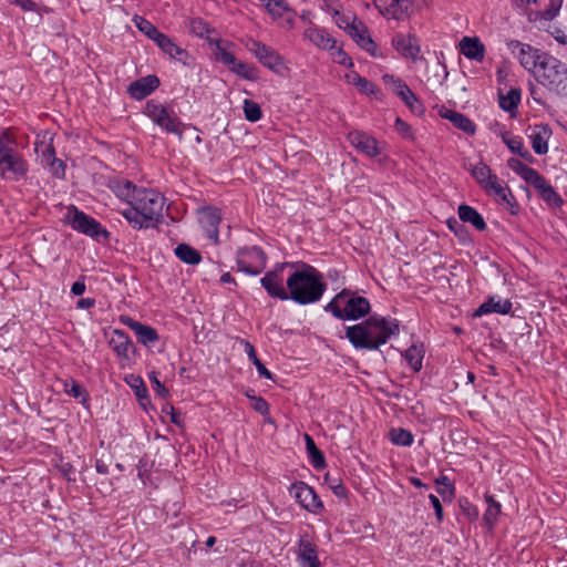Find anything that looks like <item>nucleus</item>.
I'll return each mask as SVG.
<instances>
[{"mask_svg": "<svg viewBox=\"0 0 567 567\" xmlns=\"http://www.w3.org/2000/svg\"><path fill=\"white\" fill-rule=\"evenodd\" d=\"M400 99L404 102V104L409 107V110L416 114V115H422L424 114L425 112V107L423 105V103L420 101V99L411 91V89L409 87V90H406L401 96Z\"/></svg>", "mask_w": 567, "mask_h": 567, "instance_id": "nucleus-46", "label": "nucleus"}, {"mask_svg": "<svg viewBox=\"0 0 567 567\" xmlns=\"http://www.w3.org/2000/svg\"><path fill=\"white\" fill-rule=\"evenodd\" d=\"M538 193L539 197L549 206L559 208L564 200L561 196L553 188V186L540 174L530 184Z\"/></svg>", "mask_w": 567, "mask_h": 567, "instance_id": "nucleus-23", "label": "nucleus"}, {"mask_svg": "<svg viewBox=\"0 0 567 567\" xmlns=\"http://www.w3.org/2000/svg\"><path fill=\"white\" fill-rule=\"evenodd\" d=\"M159 86V79L156 75H147L132 82L127 86V93L134 100H143Z\"/></svg>", "mask_w": 567, "mask_h": 567, "instance_id": "nucleus-22", "label": "nucleus"}, {"mask_svg": "<svg viewBox=\"0 0 567 567\" xmlns=\"http://www.w3.org/2000/svg\"><path fill=\"white\" fill-rule=\"evenodd\" d=\"M392 44L405 58L415 60L420 53V45L414 35L396 34Z\"/></svg>", "mask_w": 567, "mask_h": 567, "instance_id": "nucleus-29", "label": "nucleus"}, {"mask_svg": "<svg viewBox=\"0 0 567 567\" xmlns=\"http://www.w3.org/2000/svg\"><path fill=\"white\" fill-rule=\"evenodd\" d=\"M293 268L295 265L291 262H281L265 274L260 285L269 297L281 301L288 300L287 275Z\"/></svg>", "mask_w": 567, "mask_h": 567, "instance_id": "nucleus-8", "label": "nucleus"}, {"mask_svg": "<svg viewBox=\"0 0 567 567\" xmlns=\"http://www.w3.org/2000/svg\"><path fill=\"white\" fill-rule=\"evenodd\" d=\"M507 165L513 172H515L528 184H532L534 179L539 175L536 169L525 165L522 161L514 157L507 161Z\"/></svg>", "mask_w": 567, "mask_h": 567, "instance_id": "nucleus-37", "label": "nucleus"}, {"mask_svg": "<svg viewBox=\"0 0 567 567\" xmlns=\"http://www.w3.org/2000/svg\"><path fill=\"white\" fill-rule=\"evenodd\" d=\"M66 218L69 225L81 234L92 238H99L100 236L106 238L109 236V231L102 227L100 221L78 209L75 206L69 208Z\"/></svg>", "mask_w": 567, "mask_h": 567, "instance_id": "nucleus-11", "label": "nucleus"}, {"mask_svg": "<svg viewBox=\"0 0 567 567\" xmlns=\"http://www.w3.org/2000/svg\"><path fill=\"white\" fill-rule=\"evenodd\" d=\"M134 23L136 28L144 33L148 39L154 35V33L158 30L152 22L146 20L143 17L136 16L134 18Z\"/></svg>", "mask_w": 567, "mask_h": 567, "instance_id": "nucleus-53", "label": "nucleus"}, {"mask_svg": "<svg viewBox=\"0 0 567 567\" xmlns=\"http://www.w3.org/2000/svg\"><path fill=\"white\" fill-rule=\"evenodd\" d=\"M399 332L396 319L378 315L354 326L346 327V338L355 350H378Z\"/></svg>", "mask_w": 567, "mask_h": 567, "instance_id": "nucleus-1", "label": "nucleus"}, {"mask_svg": "<svg viewBox=\"0 0 567 567\" xmlns=\"http://www.w3.org/2000/svg\"><path fill=\"white\" fill-rule=\"evenodd\" d=\"M306 449L311 465L316 470H322L326 467V458L322 452L317 447L313 439L309 434H305Z\"/></svg>", "mask_w": 567, "mask_h": 567, "instance_id": "nucleus-36", "label": "nucleus"}, {"mask_svg": "<svg viewBox=\"0 0 567 567\" xmlns=\"http://www.w3.org/2000/svg\"><path fill=\"white\" fill-rule=\"evenodd\" d=\"M349 142L350 144L359 152L363 153L369 157H377L380 154L378 141L360 131H354L349 133Z\"/></svg>", "mask_w": 567, "mask_h": 567, "instance_id": "nucleus-19", "label": "nucleus"}, {"mask_svg": "<svg viewBox=\"0 0 567 567\" xmlns=\"http://www.w3.org/2000/svg\"><path fill=\"white\" fill-rule=\"evenodd\" d=\"M63 391L74 398V399H80L82 398L83 399V402H85L87 400V393L85 391V389L80 385L76 381L74 380H70V381H65L64 384H63Z\"/></svg>", "mask_w": 567, "mask_h": 567, "instance_id": "nucleus-51", "label": "nucleus"}, {"mask_svg": "<svg viewBox=\"0 0 567 567\" xmlns=\"http://www.w3.org/2000/svg\"><path fill=\"white\" fill-rule=\"evenodd\" d=\"M44 167H47L53 177L62 179L65 177V164L62 159L55 158L49 162Z\"/></svg>", "mask_w": 567, "mask_h": 567, "instance_id": "nucleus-54", "label": "nucleus"}, {"mask_svg": "<svg viewBox=\"0 0 567 567\" xmlns=\"http://www.w3.org/2000/svg\"><path fill=\"white\" fill-rule=\"evenodd\" d=\"M252 409L260 413L261 415H267L269 413V404L261 396H251Z\"/></svg>", "mask_w": 567, "mask_h": 567, "instance_id": "nucleus-59", "label": "nucleus"}, {"mask_svg": "<svg viewBox=\"0 0 567 567\" xmlns=\"http://www.w3.org/2000/svg\"><path fill=\"white\" fill-rule=\"evenodd\" d=\"M158 48L172 59L183 61V58L187 56V52L178 47L169 37Z\"/></svg>", "mask_w": 567, "mask_h": 567, "instance_id": "nucleus-47", "label": "nucleus"}, {"mask_svg": "<svg viewBox=\"0 0 567 567\" xmlns=\"http://www.w3.org/2000/svg\"><path fill=\"white\" fill-rule=\"evenodd\" d=\"M289 494L310 513L318 514L323 508V503L315 489L305 482L299 481L291 484Z\"/></svg>", "mask_w": 567, "mask_h": 567, "instance_id": "nucleus-15", "label": "nucleus"}, {"mask_svg": "<svg viewBox=\"0 0 567 567\" xmlns=\"http://www.w3.org/2000/svg\"><path fill=\"white\" fill-rule=\"evenodd\" d=\"M198 221L206 237L214 244L218 243V226L221 221L220 209L212 206L203 207L198 212Z\"/></svg>", "mask_w": 567, "mask_h": 567, "instance_id": "nucleus-16", "label": "nucleus"}, {"mask_svg": "<svg viewBox=\"0 0 567 567\" xmlns=\"http://www.w3.org/2000/svg\"><path fill=\"white\" fill-rule=\"evenodd\" d=\"M446 224L456 236L461 237L465 233L464 226L455 218L447 219Z\"/></svg>", "mask_w": 567, "mask_h": 567, "instance_id": "nucleus-64", "label": "nucleus"}, {"mask_svg": "<svg viewBox=\"0 0 567 567\" xmlns=\"http://www.w3.org/2000/svg\"><path fill=\"white\" fill-rule=\"evenodd\" d=\"M127 384L134 391L140 404L145 409L147 404H150L148 390L141 377L131 374L126 379Z\"/></svg>", "mask_w": 567, "mask_h": 567, "instance_id": "nucleus-35", "label": "nucleus"}, {"mask_svg": "<svg viewBox=\"0 0 567 567\" xmlns=\"http://www.w3.org/2000/svg\"><path fill=\"white\" fill-rule=\"evenodd\" d=\"M482 189L488 196L495 197V199L512 215H516L518 213L519 207L511 188L504 185V182L499 179L496 174H492V176L482 185Z\"/></svg>", "mask_w": 567, "mask_h": 567, "instance_id": "nucleus-12", "label": "nucleus"}, {"mask_svg": "<svg viewBox=\"0 0 567 567\" xmlns=\"http://www.w3.org/2000/svg\"><path fill=\"white\" fill-rule=\"evenodd\" d=\"M503 142L514 154L519 155L522 158L527 162H533L534 157L529 153V151L525 147L523 138L520 136H513L508 134H503Z\"/></svg>", "mask_w": 567, "mask_h": 567, "instance_id": "nucleus-34", "label": "nucleus"}, {"mask_svg": "<svg viewBox=\"0 0 567 567\" xmlns=\"http://www.w3.org/2000/svg\"><path fill=\"white\" fill-rule=\"evenodd\" d=\"M460 51L465 58L477 62L485 58V45L477 37H464L460 41Z\"/></svg>", "mask_w": 567, "mask_h": 567, "instance_id": "nucleus-28", "label": "nucleus"}, {"mask_svg": "<svg viewBox=\"0 0 567 567\" xmlns=\"http://www.w3.org/2000/svg\"><path fill=\"white\" fill-rule=\"evenodd\" d=\"M520 90L511 89L506 94L499 95V107L506 112H515L520 102Z\"/></svg>", "mask_w": 567, "mask_h": 567, "instance_id": "nucleus-42", "label": "nucleus"}, {"mask_svg": "<svg viewBox=\"0 0 567 567\" xmlns=\"http://www.w3.org/2000/svg\"><path fill=\"white\" fill-rule=\"evenodd\" d=\"M553 135V131L548 124L535 125L532 128L529 138L532 147L537 155H544L548 152V141Z\"/></svg>", "mask_w": 567, "mask_h": 567, "instance_id": "nucleus-27", "label": "nucleus"}, {"mask_svg": "<svg viewBox=\"0 0 567 567\" xmlns=\"http://www.w3.org/2000/svg\"><path fill=\"white\" fill-rule=\"evenodd\" d=\"M41 157L44 166L52 159H55L54 147L51 144L44 145V148L41 151Z\"/></svg>", "mask_w": 567, "mask_h": 567, "instance_id": "nucleus-63", "label": "nucleus"}, {"mask_svg": "<svg viewBox=\"0 0 567 567\" xmlns=\"http://www.w3.org/2000/svg\"><path fill=\"white\" fill-rule=\"evenodd\" d=\"M215 55L219 62L225 64L229 71L239 78L248 81H256L258 79L256 68L252 64L237 60L231 52L227 51V49L221 45L220 40L216 41Z\"/></svg>", "mask_w": 567, "mask_h": 567, "instance_id": "nucleus-13", "label": "nucleus"}, {"mask_svg": "<svg viewBox=\"0 0 567 567\" xmlns=\"http://www.w3.org/2000/svg\"><path fill=\"white\" fill-rule=\"evenodd\" d=\"M150 382L153 386V390L155 393L165 398L168 395V390L165 388V385L159 381L157 373L155 371L151 372L148 374Z\"/></svg>", "mask_w": 567, "mask_h": 567, "instance_id": "nucleus-56", "label": "nucleus"}, {"mask_svg": "<svg viewBox=\"0 0 567 567\" xmlns=\"http://www.w3.org/2000/svg\"><path fill=\"white\" fill-rule=\"evenodd\" d=\"M439 113H440L441 117L450 121L455 127L463 131L464 133H466V134L475 133L476 125L466 115H464L460 112L446 109V107H442Z\"/></svg>", "mask_w": 567, "mask_h": 567, "instance_id": "nucleus-30", "label": "nucleus"}, {"mask_svg": "<svg viewBox=\"0 0 567 567\" xmlns=\"http://www.w3.org/2000/svg\"><path fill=\"white\" fill-rule=\"evenodd\" d=\"M435 484L437 485V493L443 497V499L449 498L452 501L454 497L455 488L451 483L450 478L445 475H442L435 480Z\"/></svg>", "mask_w": 567, "mask_h": 567, "instance_id": "nucleus-49", "label": "nucleus"}, {"mask_svg": "<svg viewBox=\"0 0 567 567\" xmlns=\"http://www.w3.org/2000/svg\"><path fill=\"white\" fill-rule=\"evenodd\" d=\"M240 343L244 347V351L247 354L249 361L256 367L259 377L268 380H274V374L265 367V364L258 359L255 347L245 339H240Z\"/></svg>", "mask_w": 567, "mask_h": 567, "instance_id": "nucleus-33", "label": "nucleus"}, {"mask_svg": "<svg viewBox=\"0 0 567 567\" xmlns=\"http://www.w3.org/2000/svg\"><path fill=\"white\" fill-rule=\"evenodd\" d=\"M561 2L563 0H550L549 7L542 12V18L546 21L555 19L560 11Z\"/></svg>", "mask_w": 567, "mask_h": 567, "instance_id": "nucleus-57", "label": "nucleus"}, {"mask_svg": "<svg viewBox=\"0 0 567 567\" xmlns=\"http://www.w3.org/2000/svg\"><path fill=\"white\" fill-rule=\"evenodd\" d=\"M390 441L398 446H410L413 443V434L401 427L391 429L389 432Z\"/></svg>", "mask_w": 567, "mask_h": 567, "instance_id": "nucleus-44", "label": "nucleus"}, {"mask_svg": "<svg viewBox=\"0 0 567 567\" xmlns=\"http://www.w3.org/2000/svg\"><path fill=\"white\" fill-rule=\"evenodd\" d=\"M394 127L402 136L412 138V127L402 118L396 117Z\"/></svg>", "mask_w": 567, "mask_h": 567, "instance_id": "nucleus-60", "label": "nucleus"}, {"mask_svg": "<svg viewBox=\"0 0 567 567\" xmlns=\"http://www.w3.org/2000/svg\"><path fill=\"white\" fill-rule=\"evenodd\" d=\"M175 255L187 265H197L202 261L200 252L187 244H179L175 248Z\"/></svg>", "mask_w": 567, "mask_h": 567, "instance_id": "nucleus-39", "label": "nucleus"}, {"mask_svg": "<svg viewBox=\"0 0 567 567\" xmlns=\"http://www.w3.org/2000/svg\"><path fill=\"white\" fill-rule=\"evenodd\" d=\"M370 301L348 289L341 290L327 303L324 310L339 320H359L370 312Z\"/></svg>", "mask_w": 567, "mask_h": 567, "instance_id": "nucleus-4", "label": "nucleus"}, {"mask_svg": "<svg viewBox=\"0 0 567 567\" xmlns=\"http://www.w3.org/2000/svg\"><path fill=\"white\" fill-rule=\"evenodd\" d=\"M457 214L462 223L471 224L478 231H484L487 228L483 216L470 205H460L457 208Z\"/></svg>", "mask_w": 567, "mask_h": 567, "instance_id": "nucleus-31", "label": "nucleus"}, {"mask_svg": "<svg viewBox=\"0 0 567 567\" xmlns=\"http://www.w3.org/2000/svg\"><path fill=\"white\" fill-rule=\"evenodd\" d=\"M268 13L275 20H282L281 24L291 29L295 24L296 12L285 0H267L265 2Z\"/></svg>", "mask_w": 567, "mask_h": 567, "instance_id": "nucleus-20", "label": "nucleus"}, {"mask_svg": "<svg viewBox=\"0 0 567 567\" xmlns=\"http://www.w3.org/2000/svg\"><path fill=\"white\" fill-rule=\"evenodd\" d=\"M113 193L121 199L128 204V200L133 199L134 193L140 187H136L131 181L124 178L113 179L110 184Z\"/></svg>", "mask_w": 567, "mask_h": 567, "instance_id": "nucleus-32", "label": "nucleus"}, {"mask_svg": "<svg viewBox=\"0 0 567 567\" xmlns=\"http://www.w3.org/2000/svg\"><path fill=\"white\" fill-rule=\"evenodd\" d=\"M246 48L251 52L255 58L267 69L280 74L285 66L282 56L275 51L271 47L261 43L260 41L250 39L246 43Z\"/></svg>", "mask_w": 567, "mask_h": 567, "instance_id": "nucleus-14", "label": "nucleus"}, {"mask_svg": "<svg viewBox=\"0 0 567 567\" xmlns=\"http://www.w3.org/2000/svg\"><path fill=\"white\" fill-rule=\"evenodd\" d=\"M215 30L210 28L209 23L206 22L202 18H195L189 21V32L198 38H204L208 40L210 44L216 45L217 40H213L209 38V34Z\"/></svg>", "mask_w": 567, "mask_h": 567, "instance_id": "nucleus-38", "label": "nucleus"}, {"mask_svg": "<svg viewBox=\"0 0 567 567\" xmlns=\"http://www.w3.org/2000/svg\"><path fill=\"white\" fill-rule=\"evenodd\" d=\"M513 305L509 299H502L498 296L488 297L474 312V317H482L488 313L507 315L512 311Z\"/></svg>", "mask_w": 567, "mask_h": 567, "instance_id": "nucleus-25", "label": "nucleus"}, {"mask_svg": "<svg viewBox=\"0 0 567 567\" xmlns=\"http://www.w3.org/2000/svg\"><path fill=\"white\" fill-rule=\"evenodd\" d=\"M288 300L306 306L318 302L327 290L322 275L312 266L303 264L287 275Z\"/></svg>", "mask_w": 567, "mask_h": 567, "instance_id": "nucleus-3", "label": "nucleus"}, {"mask_svg": "<svg viewBox=\"0 0 567 567\" xmlns=\"http://www.w3.org/2000/svg\"><path fill=\"white\" fill-rule=\"evenodd\" d=\"M508 50L518 60L519 64L528 72L535 75V71L543 63V59L547 56V52H544L530 44L523 43L518 40H511L507 43Z\"/></svg>", "mask_w": 567, "mask_h": 567, "instance_id": "nucleus-10", "label": "nucleus"}, {"mask_svg": "<svg viewBox=\"0 0 567 567\" xmlns=\"http://www.w3.org/2000/svg\"><path fill=\"white\" fill-rule=\"evenodd\" d=\"M120 320L135 333L141 344L148 347L158 341V333L153 327L138 322L128 316H121Z\"/></svg>", "mask_w": 567, "mask_h": 567, "instance_id": "nucleus-17", "label": "nucleus"}, {"mask_svg": "<svg viewBox=\"0 0 567 567\" xmlns=\"http://www.w3.org/2000/svg\"><path fill=\"white\" fill-rule=\"evenodd\" d=\"M324 483L329 486V488L333 492V494L338 498H347L348 489L343 485L342 481L338 476H332L330 473L324 475Z\"/></svg>", "mask_w": 567, "mask_h": 567, "instance_id": "nucleus-48", "label": "nucleus"}, {"mask_svg": "<svg viewBox=\"0 0 567 567\" xmlns=\"http://www.w3.org/2000/svg\"><path fill=\"white\" fill-rule=\"evenodd\" d=\"M109 343L117 358L122 360H128L130 354L135 351V347L128 334L120 329L113 330Z\"/></svg>", "mask_w": 567, "mask_h": 567, "instance_id": "nucleus-24", "label": "nucleus"}, {"mask_svg": "<svg viewBox=\"0 0 567 567\" xmlns=\"http://www.w3.org/2000/svg\"><path fill=\"white\" fill-rule=\"evenodd\" d=\"M534 78L549 92L567 97V64L558 58L548 53L535 71Z\"/></svg>", "mask_w": 567, "mask_h": 567, "instance_id": "nucleus-5", "label": "nucleus"}, {"mask_svg": "<svg viewBox=\"0 0 567 567\" xmlns=\"http://www.w3.org/2000/svg\"><path fill=\"white\" fill-rule=\"evenodd\" d=\"M383 81L385 84L390 85L393 93L398 95L399 97L409 90L408 84L400 78H396L394 75L385 74L383 76Z\"/></svg>", "mask_w": 567, "mask_h": 567, "instance_id": "nucleus-52", "label": "nucleus"}, {"mask_svg": "<svg viewBox=\"0 0 567 567\" xmlns=\"http://www.w3.org/2000/svg\"><path fill=\"white\" fill-rule=\"evenodd\" d=\"M297 561L300 567H320L316 544L303 535L298 542Z\"/></svg>", "mask_w": 567, "mask_h": 567, "instance_id": "nucleus-18", "label": "nucleus"}, {"mask_svg": "<svg viewBox=\"0 0 567 567\" xmlns=\"http://www.w3.org/2000/svg\"><path fill=\"white\" fill-rule=\"evenodd\" d=\"M347 33L361 49L370 53L372 56L379 55L375 42L372 40L367 27L361 21L354 22V25L348 27Z\"/></svg>", "mask_w": 567, "mask_h": 567, "instance_id": "nucleus-21", "label": "nucleus"}, {"mask_svg": "<svg viewBox=\"0 0 567 567\" xmlns=\"http://www.w3.org/2000/svg\"><path fill=\"white\" fill-rule=\"evenodd\" d=\"M267 255L259 246H245L236 251L237 270L248 276H258L267 267Z\"/></svg>", "mask_w": 567, "mask_h": 567, "instance_id": "nucleus-9", "label": "nucleus"}, {"mask_svg": "<svg viewBox=\"0 0 567 567\" xmlns=\"http://www.w3.org/2000/svg\"><path fill=\"white\" fill-rule=\"evenodd\" d=\"M303 35L321 50L332 51L337 44L336 39L332 38L326 29L316 25L308 27Z\"/></svg>", "mask_w": 567, "mask_h": 567, "instance_id": "nucleus-26", "label": "nucleus"}, {"mask_svg": "<svg viewBox=\"0 0 567 567\" xmlns=\"http://www.w3.org/2000/svg\"><path fill=\"white\" fill-rule=\"evenodd\" d=\"M429 499L434 508L437 522L441 523L443 520L444 516H443V507H442V504H441L439 497L435 496L434 494H430Z\"/></svg>", "mask_w": 567, "mask_h": 567, "instance_id": "nucleus-62", "label": "nucleus"}, {"mask_svg": "<svg viewBox=\"0 0 567 567\" xmlns=\"http://www.w3.org/2000/svg\"><path fill=\"white\" fill-rule=\"evenodd\" d=\"M332 59L336 63L346 65V66H352L353 63L351 61V58L343 51L342 48H336L331 51Z\"/></svg>", "mask_w": 567, "mask_h": 567, "instance_id": "nucleus-58", "label": "nucleus"}, {"mask_svg": "<svg viewBox=\"0 0 567 567\" xmlns=\"http://www.w3.org/2000/svg\"><path fill=\"white\" fill-rule=\"evenodd\" d=\"M244 114L247 121L255 123L261 118L262 111L258 103L247 99L244 101Z\"/></svg>", "mask_w": 567, "mask_h": 567, "instance_id": "nucleus-50", "label": "nucleus"}, {"mask_svg": "<svg viewBox=\"0 0 567 567\" xmlns=\"http://www.w3.org/2000/svg\"><path fill=\"white\" fill-rule=\"evenodd\" d=\"M144 114L166 133L183 137L185 124L179 120L173 109L167 107L157 100H148L144 106Z\"/></svg>", "mask_w": 567, "mask_h": 567, "instance_id": "nucleus-7", "label": "nucleus"}, {"mask_svg": "<svg viewBox=\"0 0 567 567\" xmlns=\"http://www.w3.org/2000/svg\"><path fill=\"white\" fill-rule=\"evenodd\" d=\"M400 0H374V4L381 9V6L385 7L386 13L392 18L398 19V8Z\"/></svg>", "mask_w": 567, "mask_h": 567, "instance_id": "nucleus-55", "label": "nucleus"}, {"mask_svg": "<svg viewBox=\"0 0 567 567\" xmlns=\"http://www.w3.org/2000/svg\"><path fill=\"white\" fill-rule=\"evenodd\" d=\"M334 13L336 16H339V19L337 21L338 25L340 28H343L346 31L348 27L354 25V22L359 21L355 16L340 14L338 11H336Z\"/></svg>", "mask_w": 567, "mask_h": 567, "instance_id": "nucleus-61", "label": "nucleus"}, {"mask_svg": "<svg viewBox=\"0 0 567 567\" xmlns=\"http://www.w3.org/2000/svg\"><path fill=\"white\" fill-rule=\"evenodd\" d=\"M346 79L349 84L355 85L359 89V91L363 94H374L377 91V86L374 83L361 76L359 73L354 71L348 73L346 75Z\"/></svg>", "mask_w": 567, "mask_h": 567, "instance_id": "nucleus-41", "label": "nucleus"}, {"mask_svg": "<svg viewBox=\"0 0 567 567\" xmlns=\"http://www.w3.org/2000/svg\"><path fill=\"white\" fill-rule=\"evenodd\" d=\"M12 144L7 132L0 134V177L7 182H19L27 177L29 164Z\"/></svg>", "mask_w": 567, "mask_h": 567, "instance_id": "nucleus-6", "label": "nucleus"}, {"mask_svg": "<svg viewBox=\"0 0 567 567\" xmlns=\"http://www.w3.org/2000/svg\"><path fill=\"white\" fill-rule=\"evenodd\" d=\"M468 171L472 177L481 187L492 176V174H494L489 166L482 161L474 165H471V167H468Z\"/></svg>", "mask_w": 567, "mask_h": 567, "instance_id": "nucleus-45", "label": "nucleus"}, {"mask_svg": "<svg viewBox=\"0 0 567 567\" xmlns=\"http://www.w3.org/2000/svg\"><path fill=\"white\" fill-rule=\"evenodd\" d=\"M485 502L487 504V508L483 515V520L487 525L488 529H492L497 522L502 506L492 495H485Z\"/></svg>", "mask_w": 567, "mask_h": 567, "instance_id": "nucleus-40", "label": "nucleus"}, {"mask_svg": "<svg viewBox=\"0 0 567 567\" xmlns=\"http://www.w3.org/2000/svg\"><path fill=\"white\" fill-rule=\"evenodd\" d=\"M423 357V348L415 344H412L404 352V358L414 372H419L422 369Z\"/></svg>", "mask_w": 567, "mask_h": 567, "instance_id": "nucleus-43", "label": "nucleus"}, {"mask_svg": "<svg viewBox=\"0 0 567 567\" xmlns=\"http://www.w3.org/2000/svg\"><path fill=\"white\" fill-rule=\"evenodd\" d=\"M165 198L158 192L140 187L121 214L133 228L147 229L162 219Z\"/></svg>", "mask_w": 567, "mask_h": 567, "instance_id": "nucleus-2", "label": "nucleus"}]
</instances>
